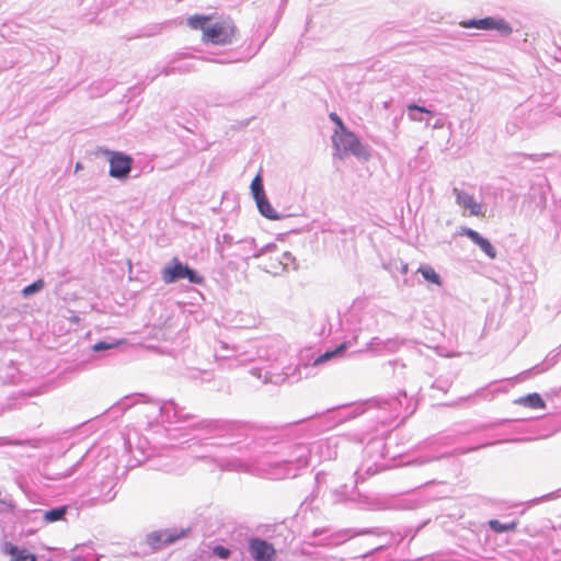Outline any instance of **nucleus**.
I'll return each mask as SVG.
<instances>
[{"instance_id":"16","label":"nucleus","mask_w":561,"mask_h":561,"mask_svg":"<svg viewBox=\"0 0 561 561\" xmlns=\"http://www.w3.org/2000/svg\"><path fill=\"white\" fill-rule=\"evenodd\" d=\"M251 192L254 199H259L261 196H266L263 190L262 176L260 173L251 182Z\"/></svg>"},{"instance_id":"12","label":"nucleus","mask_w":561,"mask_h":561,"mask_svg":"<svg viewBox=\"0 0 561 561\" xmlns=\"http://www.w3.org/2000/svg\"><path fill=\"white\" fill-rule=\"evenodd\" d=\"M419 273L430 283L435 284L437 286L442 285V279L439 275L435 272V270L430 265H424L419 267Z\"/></svg>"},{"instance_id":"20","label":"nucleus","mask_w":561,"mask_h":561,"mask_svg":"<svg viewBox=\"0 0 561 561\" xmlns=\"http://www.w3.org/2000/svg\"><path fill=\"white\" fill-rule=\"evenodd\" d=\"M330 118L336 124L337 128L335 130H343L346 128L342 119L335 114L331 113Z\"/></svg>"},{"instance_id":"21","label":"nucleus","mask_w":561,"mask_h":561,"mask_svg":"<svg viewBox=\"0 0 561 561\" xmlns=\"http://www.w3.org/2000/svg\"><path fill=\"white\" fill-rule=\"evenodd\" d=\"M490 527H491L493 530L497 531V533H501V531H504V530L508 529V527H507V526L502 525V524H501L500 522H497V520H491V522H490Z\"/></svg>"},{"instance_id":"11","label":"nucleus","mask_w":561,"mask_h":561,"mask_svg":"<svg viewBox=\"0 0 561 561\" xmlns=\"http://www.w3.org/2000/svg\"><path fill=\"white\" fill-rule=\"evenodd\" d=\"M257 208L262 216L271 220H278L280 216L275 210V208L271 205L266 196H261V198L255 199Z\"/></svg>"},{"instance_id":"5","label":"nucleus","mask_w":561,"mask_h":561,"mask_svg":"<svg viewBox=\"0 0 561 561\" xmlns=\"http://www.w3.org/2000/svg\"><path fill=\"white\" fill-rule=\"evenodd\" d=\"M466 28L476 27L481 30H497L504 34H511L512 27L504 20L484 18L480 20H469L460 23Z\"/></svg>"},{"instance_id":"9","label":"nucleus","mask_w":561,"mask_h":561,"mask_svg":"<svg viewBox=\"0 0 561 561\" xmlns=\"http://www.w3.org/2000/svg\"><path fill=\"white\" fill-rule=\"evenodd\" d=\"M456 194L457 204L463 208L469 209V214L472 216H483L482 206L478 203L473 195L460 191L458 188L454 190Z\"/></svg>"},{"instance_id":"2","label":"nucleus","mask_w":561,"mask_h":561,"mask_svg":"<svg viewBox=\"0 0 561 561\" xmlns=\"http://www.w3.org/2000/svg\"><path fill=\"white\" fill-rule=\"evenodd\" d=\"M332 144L335 154L343 159L348 154L355 156L357 159L368 161L369 151L363 146L360 140L347 128L343 130H334L332 135Z\"/></svg>"},{"instance_id":"4","label":"nucleus","mask_w":561,"mask_h":561,"mask_svg":"<svg viewBox=\"0 0 561 561\" xmlns=\"http://www.w3.org/2000/svg\"><path fill=\"white\" fill-rule=\"evenodd\" d=\"M110 175L113 178H126L131 169V158L122 152H110Z\"/></svg>"},{"instance_id":"19","label":"nucleus","mask_w":561,"mask_h":561,"mask_svg":"<svg viewBox=\"0 0 561 561\" xmlns=\"http://www.w3.org/2000/svg\"><path fill=\"white\" fill-rule=\"evenodd\" d=\"M213 551L221 559H227L230 556V550L222 546H216Z\"/></svg>"},{"instance_id":"14","label":"nucleus","mask_w":561,"mask_h":561,"mask_svg":"<svg viewBox=\"0 0 561 561\" xmlns=\"http://www.w3.org/2000/svg\"><path fill=\"white\" fill-rule=\"evenodd\" d=\"M8 552L12 557L11 561H36L35 556L27 552L25 549L19 550L16 547L11 546Z\"/></svg>"},{"instance_id":"15","label":"nucleus","mask_w":561,"mask_h":561,"mask_svg":"<svg viewBox=\"0 0 561 561\" xmlns=\"http://www.w3.org/2000/svg\"><path fill=\"white\" fill-rule=\"evenodd\" d=\"M347 347V344L346 343H342L341 345H339L335 350L333 351H328L325 353H323L322 355H320L316 360H314V365H319V364H322L324 363L325 360H329L331 358H333L334 356L341 354L342 352H344Z\"/></svg>"},{"instance_id":"10","label":"nucleus","mask_w":561,"mask_h":561,"mask_svg":"<svg viewBox=\"0 0 561 561\" xmlns=\"http://www.w3.org/2000/svg\"><path fill=\"white\" fill-rule=\"evenodd\" d=\"M515 403L529 409H545L546 403L538 393H529L515 400Z\"/></svg>"},{"instance_id":"7","label":"nucleus","mask_w":561,"mask_h":561,"mask_svg":"<svg viewBox=\"0 0 561 561\" xmlns=\"http://www.w3.org/2000/svg\"><path fill=\"white\" fill-rule=\"evenodd\" d=\"M183 534H175L172 530H158L147 536V543L154 550L162 548L163 546L171 545L180 539Z\"/></svg>"},{"instance_id":"1","label":"nucleus","mask_w":561,"mask_h":561,"mask_svg":"<svg viewBox=\"0 0 561 561\" xmlns=\"http://www.w3.org/2000/svg\"><path fill=\"white\" fill-rule=\"evenodd\" d=\"M186 24L192 30H201L202 41L213 45L231 44L237 34V27L231 19L211 22L210 15L195 14L187 18Z\"/></svg>"},{"instance_id":"3","label":"nucleus","mask_w":561,"mask_h":561,"mask_svg":"<svg viewBox=\"0 0 561 561\" xmlns=\"http://www.w3.org/2000/svg\"><path fill=\"white\" fill-rule=\"evenodd\" d=\"M161 276L165 284H172L183 278H187L190 283L197 285L204 282L203 276L183 264L178 257H173L171 263L163 267Z\"/></svg>"},{"instance_id":"22","label":"nucleus","mask_w":561,"mask_h":561,"mask_svg":"<svg viewBox=\"0 0 561 561\" xmlns=\"http://www.w3.org/2000/svg\"><path fill=\"white\" fill-rule=\"evenodd\" d=\"M408 110L411 112V111H420L422 113H431V111H428L427 108L423 107V106H419L416 104H410L408 105Z\"/></svg>"},{"instance_id":"8","label":"nucleus","mask_w":561,"mask_h":561,"mask_svg":"<svg viewBox=\"0 0 561 561\" xmlns=\"http://www.w3.org/2000/svg\"><path fill=\"white\" fill-rule=\"evenodd\" d=\"M461 236L468 237L473 243H476L490 259L496 257V251L494 247L491 244V242L480 236L477 231L470 229V228H461L460 230Z\"/></svg>"},{"instance_id":"13","label":"nucleus","mask_w":561,"mask_h":561,"mask_svg":"<svg viewBox=\"0 0 561 561\" xmlns=\"http://www.w3.org/2000/svg\"><path fill=\"white\" fill-rule=\"evenodd\" d=\"M67 512H68V506H66V505L57 507V508H53L50 511L45 512L44 520L46 523H54V522L61 520L65 517Z\"/></svg>"},{"instance_id":"17","label":"nucleus","mask_w":561,"mask_h":561,"mask_svg":"<svg viewBox=\"0 0 561 561\" xmlns=\"http://www.w3.org/2000/svg\"><path fill=\"white\" fill-rule=\"evenodd\" d=\"M44 280L43 279H37L36 282H34L33 284L26 286L23 288L22 290V294L24 297H28L39 290H42L44 288Z\"/></svg>"},{"instance_id":"18","label":"nucleus","mask_w":561,"mask_h":561,"mask_svg":"<svg viewBox=\"0 0 561 561\" xmlns=\"http://www.w3.org/2000/svg\"><path fill=\"white\" fill-rule=\"evenodd\" d=\"M122 344V341H116L114 343H106V342H98L95 343L93 346H92V350L94 352H100V351H105V350H110V348H113L117 345Z\"/></svg>"},{"instance_id":"6","label":"nucleus","mask_w":561,"mask_h":561,"mask_svg":"<svg viewBox=\"0 0 561 561\" xmlns=\"http://www.w3.org/2000/svg\"><path fill=\"white\" fill-rule=\"evenodd\" d=\"M249 549L255 561H273L276 554L273 545L257 538L250 540Z\"/></svg>"}]
</instances>
